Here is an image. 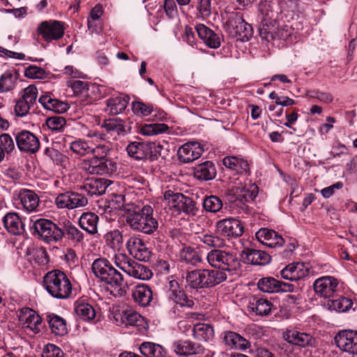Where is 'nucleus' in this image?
I'll use <instances>...</instances> for the list:
<instances>
[{
    "mask_svg": "<svg viewBox=\"0 0 357 357\" xmlns=\"http://www.w3.org/2000/svg\"><path fill=\"white\" fill-rule=\"evenodd\" d=\"M111 151V144L104 142L92 147L91 153L93 158L84 160L80 163V167L90 174H107L111 176L117 169L116 163L106 158Z\"/></svg>",
    "mask_w": 357,
    "mask_h": 357,
    "instance_id": "f257e3e1",
    "label": "nucleus"
},
{
    "mask_svg": "<svg viewBox=\"0 0 357 357\" xmlns=\"http://www.w3.org/2000/svg\"><path fill=\"white\" fill-rule=\"evenodd\" d=\"M43 285L52 297L66 299L72 293V284L68 276L59 270L47 273L43 278Z\"/></svg>",
    "mask_w": 357,
    "mask_h": 357,
    "instance_id": "f03ea898",
    "label": "nucleus"
},
{
    "mask_svg": "<svg viewBox=\"0 0 357 357\" xmlns=\"http://www.w3.org/2000/svg\"><path fill=\"white\" fill-rule=\"evenodd\" d=\"M153 210L146 205L141 209L130 213L126 218L128 225L135 231L145 234H152L158 227V222L153 217Z\"/></svg>",
    "mask_w": 357,
    "mask_h": 357,
    "instance_id": "7ed1b4c3",
    "label": "nucleus"
},
{
    "mask_svg": "<svg viewBox=\"0 0 357 357\" xmlns=\"http://www.w3.org/2000/svg\"><path fill=\"white\" fill-rule=\"evenodd\" d=\"M91 270L101 281L115 289L121 290L124 283L123 275L107 259H96L92 264Z\"/></svg>",
    "mask_w": 357,
    "mask_h": 357,
    "instance_id": "20e7f679",
    "label": "nucleus"
},
{
    "mask_svg": "<svg viewBox=\"0 0 357 357\" xmlns=\"http://www.w3.org/2000/svg\"><path fill=\"white\" fill-rule=\"evenodd\" d=\"M91 270L101 281L115 289L121 290L124 283L123 275L107 259H96L92 264Z\"/></svg>",
    "mask_w": 357,
    "mask_h": 357,
    "instance_id": "39448f33",
    "label": "nucleus"
},
{
    "mask_svg": "<svg viewBox=\"0 0 357 357\" xmlns=\"http://www.w3.org/2000/svg\"><path fill=\"white\" fill-rule=\"evenodd\" d=\"M206 260L211 266L229 275H232L240 267V262L236 254L220 249L209 251L206 255Z\"/></svg>",
    "mask_w": 357,
    "mask_h": 357,
    "instance_id": "423d86ee",
    "label": "nucleus"
},
{
    "mask_svg": "<svg viewBox=\"0 0 357 357\" xmlns=\"http://www.w3.org/2000/svg\"><path fill=\"white\" fill-rule=\"evenodd\" d=\"M114 264L129 276L146 280L152 277V272L146 266L135 261L126 254L118 253L113 257Z\"/></svg>",
    "mask_w": 357,
    "mask_h": 357,
    "instance_id": "0eeeda50",
    "label": "nucleus"
},
{
    "mask_svg": "<svg viewBox=\"0 0 357 357\" xmlns=\"http://www.w3.org/2000/svg\"><path fill=\"white\" fill-rule=\"evenodd\" d=\"M29 227L35 234L47 243L58 242L64 236L63 229L50 220H31Z\"/></svg>",
    "mask_w": 357,
    "mask_h": 357,
    "instance_id": "6e6552de",
    "label": "nucleus"
},
{
    "mask_svg": "<svg viewBox=\"0 0 357 357\" xmlns=\"http://www.w3.org/2000/svg\"><path fill=\"white\" fill-rule=\"evenodd\" d=\"M164 197L177 213H183L188 216L197 215L199 208L196 202L192 198L182 193L174 192L172 190L165 191Z\"/></svg>",
    "mask_w": 357,
    "mask_h": 357,
    "instance_id": "1a4fd4ad",
    "label": "nucleus"
},
{
    "mask_svg": "<svg viewBox=\"0 0 357 357\" xmlns=\"http://www.w3.org/2000/svg\"><path fill=\"white\" fill-rule=\"evenodd\" d=\"M270 8L269 3L261 6L260 11L263 15V19L259 28L260 37L268 42L280 38V30L276 21L272 19L273 14Z\"/></svg>",
    "mask_w": 357,
    "mask_h": 357,
    "instance_id": "9d476101",
    "label": "nucleus"
},
{
    "mask_svg": "<svg viewBox=\"0 0 357 357\" xmlns=\"http://www.w3.org/2000/svg\"><path fill=\"white\" fill-rule=\"evenodd\" d=\"M258 193V186L255 183L249 182L243 185L229 189L226 195L229 202L234 204L239 202L240 204L244 206L245 202L254 200Z\"/></svg>",
    "mask_w": 357,
    "mask_h": 357,
    "instance_id": "9b49d317",
    "label": "nucleus"
},
{
    "mask_svg": "<svg viewBox=\"0 0 357 357\" xmlns=\"http://www.w3.org/2000/svg\"><path fill=\"white\" fill-rule=\"evenodd\" d=\"M230 33L236 38L237 40L248 41L253 34V29L247 23L241 13H236L231 16L227 22Z\"/></svg>",
    "mask_w": 357,
    "mask_h": 357,
    "instance_id": "f8f14e48",
    "label": "nucleus"
},
{
    "mask_svg": "<svg viewBox=\"0 0 357 357\" xmlns=\"http://www.w3.org/2000/svg\"><path fill=\"white\" fill-rule=\"evenodd\" d=\"M64 26L61 22L49 20L42 22L38 26V33L44 40L51 42L59 40L64 34Z\"/></svg>",
    "mask_w": 357,
    "mask_h": 357,
    "instance_id": "ddd939ff",
    "label": "nucleus"
},
{
    "mask_svg": "<svg viewBox=\"0 0 357 357\" xmlns=\"http://www.w3.org/2000/svg\"><path fill=\"white\" fill-rule=\"evenodd\" d=\"M337 279L333 276H322L313 283L315 294L321 298H328L335 294L338 287Z\"/></svg>",
    "mask_w": 357,
    "mask_h": 357,
    "instance_id": "4468645a",
    "label": "nucleus"
},
{
    "mask_svg": "<svg viewBox=\"0 0 357 357\" xmlns=\"http://www.w3.org/2000/svg\"><path fill=\"white\" fill-rule=\"evenodd\" d=\"M334 340L340 350L352 355H357V331H341L335 335Z\"/></svg>",
    "mask_w": 357,
    "mask_h": 357,
    "instance_id": "2eb2a0df",
    "label": "nucleus"
},
{
    "mask_svg": "<svg viewBox=\"0 0 357 357\" xmlns=\"http://www.w3.org/2000/svg\"><path fill=\"white\" fill-rule=\"evenodd\" d=\"M55 204L60 208L73 209L86 206L88 199L81 194L67 192L59 194L56 198Z\"/></svg>",
    "mask_w": 357,
    "mask_h": 357,
    "instance_id": "dca6fc26",
    "label": "nucleus"
},
{
    "mask_svg": "<svg viewBox=\"0 0 357 357\" xmlns=\"http://www.w3.org/2000/svg\"><path fill=\"white\" fill-rule=\"evenodd\" d=\"M216 230L223 236L236 238L243 234L244 227L240 220L230 218L218 221Z\"/></svg>",
    "mask_w": 357,
    "mask_h": 357,
    "instance_id": "f3484780",
    "label": "nucleus"
},
{
    "mask_svg": "<svg viewBox=\"0 0 357 357\" xmlns=\"http://www.w3.org/2000/svg\"><path fill=\"white\" fill-rule=\"evenodd\" d=\"M18 319L23 328L29 329L34 334L40 332L42 327V319L36 311L31 308L25 307L20 310Z\"/></svg>",
    "mask_w": 357,
    "mask_h": 357,
    "instance_id": "a211bd4d",
    "label": "nucleus"
},
{
    "mask_svg": "<svg viewBox=\"0 0 357 357\" xmlns=\"http://www.w3.org/2000/svg\"><path fill=\"white\" fill-rule=\"evenodd\" d=\"M283 338L289 343L301 347H314L317 342L310 333L295 329L287 330L283 333Z\"/></svg>",
    "mask_w": 357,
    "mask_h": 357,
    "instance_id": "6ab92c4d",
    "label": "nucleus"
},
{
    "mask_svg": "<svg viewBox=\"0 0 357 357\" xmlns=\"http://www.w3.org/2000/svg\"><path fill=\"white\" fill-rule=\"evenodd\" d=\"M15 141L18 149L23 152L34 153L40 149L38 138L28 130H22L15 135Z\"/></svg>",
    "mask_w": 357,
    "mask_h": 357,
    "instance_id": "aec40b11",
    "label": "nucleus"
},
{
    "mask_svg": "<svg viewBox=\"0 0 357 357\" xmlns=\"http://www.w3.org/2000/svg\"><path fill=\"white\" fill-rule=\"evenodd\" d=\"M203 151V146L199 142H188L178 149V160L182 163H189L200 158Z\"/></svg>",
    "mask_w": 357,
    "mask_h": 357,
    "instance_id": "412c9836",
    "label": "nucleus"
},
{
    "mask_svg": "<svg viewBox=\"0 0 357 357\" xmlns=\"http://www.w3.org/2000/svg\"><path fill=\"white\" fill-rule=\"evenodd\" d=\"M259 290L266 293H278L280 291L291 292L294 285L279 281L272 277L261 278L257 282Z\"/></svg>",
    "mask_w": 357,
    "mask_h": 357,
    "instance_id": "4be33fe9",
    "label": "nucleus"
},
{
    "mask_svg": "<svg viewBox=\"0 0 357 357\" xmlns=\"http://www.w3.org/2000/svg\"><path fill=\"white\" fill-rule=\"evenodd\" d=\"M129 253L139 261H147L151 258V251L145 243L137 236H131L126 243Z\"/></svg>",
    "mask_w": 357,
    "mask_h": 357,
    "instance_id": "5701e85b",
    "label": "nucleus"
},
{
    "mask_svg": "<svg viewBox=\"0 0 357 357\" xmlns=\"http://www.w3.org/2000/svg\"><path fill=\"white\" fill-rule=\"evenodd\" d=\"M309 274L308 266L303 262H294L288 264L280 271L283 279L297 281L304 278Z\"/></svg>",
    "mask_w": 357,
    "mask_h": 357,
    "instance_id": "b1692460",
    "label": "nucleus"
},
{
    "mask_svg": "<svg viewBox=\"0 0 357 357\" xmlns=\"http://www.w3.org/2000/svg\"><path fill=\"white\" fill-rule=\"evenodd\" d=\"M169 296L176 304L175 307L173 308L172 312L174 317H176L178 314H176L175 307L180 306L181 307H186L191 308L195 305V303L192 299L189 298L183 291L178 289L177 282L172 280L169 282Z\"/></svg>",
    "mask_w": 357,
    "mask_h": 357,
    "instance_id": "393cba45",
    "label": "nucleus"
},
{
    "mask_svg": "<svg viewBox=\"0 0 357 357\" xmlns=\"http://www.w3.org/2000/svg\"><path fill=\"white\" fill-rule=\"evenodd\" d=\"M243 261L252 265L264 266L271 260V256L264 251L245 248L241 253Z\"/></svg>",
    "mask_w": 357,
    "mask_h": 357,
    "instance_id": "a878e982",
    "label": "nucleus"
},
{
    "mask_svg": "<svg viewBox=\"0 0 357 357\" xmlns=\"http://www.w3.org/2000/svg\"><path fill=\"white\" fill-rule=\"evenodd\" d=\"M256 237L260 243L269 248L282 247L284 243L280 235L267 228L260 229L256 233Z\"/></svg>",
    "mask_w": 357,
    "mask_h": 357,
    "instance_id": "bb28decb",
    "label": "nucleus"
},
{
    "mask_svg": "<svg viewBox=\"0 0 357 357\" xmlns=\"http://www.w3.org/2000/svg\"><path fill=\"white\" fill-rule=\"evenodd\" d=\"M199 271L205 288L215 287L227 278V274L220 270L204 268Z\"/></svg>",
    "mask_w": 357,
    "mask_h": 357,
    "instance_id": "cd10ccee",
    "label": "nucleus"
},
{
    "mask_svg": "<svg viewBox=\"0 0 357 357\" xmlns=\"http://www.w3.org/2000/svg\"><path fill=\"white\" fill-rule=\"evenodd\" d=\"M222 336L224 343L230 349L244 351L250 347V342L236 332L227 331Z\"/></svg>",
    "mask_w": 357,
    "mask_h": 357,
    "instance_id": "c85d7f7f",
    "label": "nucleus"
},
{
    "mask_svg": "<svg viewBox=\"0 0 357 357\" xmlns=\"http://www.w3.org/2000/svg\"><path fill=\"white\" fill-rule=\"evenodd\" d=\"M195 31L201 40L210 48L217 49L221 45L220 36L202 24L195 26Z\"/></svg>",
    "mask_w": 357,
    "mask_h": 357,
    "instance_id": "c756f323",
    "label": "nucleus"
},
{
    "mask_svg": "<svg viewBox=\"0 0 357 357\" xmlns=\"http://www.w3.org/2000/svg\"><path fill=\"white\" fill-rule=\"evenodd\" d=\"M175 353L180 356H191L204 354V348L198 343L190 341H177L173 344Z\"/></svg>",
    "mask_w": 357,
    "mask_h": 357,
    "instance_id": "7c9ffc66",
    "label": "nucleus"
},
{
    "mask_svg": "<svg viewBox=\"0 0 357 357\" xmlns=\"http://www.w3.org/2000/svg\"><path fill=\"white\" fill-rule=\"evenodd\" d=\"M272 307L271 301L258 296L250 298L248 303V310L259 316H267L271 312Z\"/></svg>",
    "mask_w": 357,
    "mask_h": 357,
    "instance_id": "2f4dec72",
    "label": "nucleus"
},
{
    "mask_svg": "<svg viewBox=\"0 0 357 357\" xmlns=\"http://www.w3.org/2000/svg\"><path fill=\"white\" fill-rule=\"evenodd\" d=\"M141 318L139 313L132 310H118L114 313V321L117 326H136Z\"/></svg>",
    "mask_w": 357,
    "mask_h": 357,
    "instance_id": "473e14b6",
    "label": "nucleus"
},
{
    "mask_svg": "<svg viewBox=\"0 0 357 357\" xmlns=\"http://www.w3.org/2000/svg\"><path fill=\"white\" fill-rule=\"evenodd\" d=\"M132 296L135 303L142 307L148 306L153 300V291L145 284H137L132 290Z\"/></svg>",
    "mask_w": 357,
    "mask_h": 357,
    "instance_id": "72a5a7b5",
    "label": "nucleus"
},
{
    "mask_svg": "<svg viewBox=\"0 0 357 357\" xmlns=\"http://www.w3.org/2000/svg\"><path fill=\"white\" fill-rule=\"evenodd\" d=\"M223 165L241 176H249L248 162L237 156H227L222 160Z\"/></svg>",
    "mask_w": 357,
    "mask_h": 357,
    "instance_id": "f704fd0d",
    "label": "nucleus"
},
{
    "mask_svg": "<svg viewBox=\"0 0 357 357\" xmlns=\"http://www.w3.org/2000/svg\"><path fill=\"white\" fill-rule=\"evenodd\" d=\"M6 229L13 235H20L24 231V224L20 216L15 213H7L3 219Z\"/></svg>",
    "mask_w": 357,
    "mask_h": 357,
    "instance_id": "c9c22d12",
    "label": "nucleus"
},
{
    "mask_svg": "<svg viewBox=\"0 0 357 357\" xmlns=\"http://www.w3.org/2000/svg\"><path fill=\"white\" fill-rule=\"evenodd\" d=\"M130 98L126 95H119L106 100L107 111L112 115L123 112L128 106Z\"/></svg>",
    "mask_w": 357,
    "mask_h": 357,
    "instance_id": "e433bc0d",
    "label": "nucleus"
},
{
    "mask_svg": "<svg viewBox=\"0 0 357 357\" xmlns=\"http://www.w3.org/2000/svg\"><path fill=\"white\" fill-rule=\"evenodd\" d=\"M100 127L112 136L124 135L126 133L125 121L120 118L105 119Z\"/></svg>",
    "mask_w": 357,
    "mask_h": 357,
    "instance_id": "4c0bfd02",
    "label": "nucleus"
},
{
    "mask_svg": "<svg viewBox=\"0 0 357 357\" xmlns=\"http://www.w3.org/2000/svg\"><path fill=\"white\" fill-rule=\"evenodd\" d=\"M98 215L91 212L82 213L79 219L81 228L90 234H95L98 232Z\"/></svg>",
    "mask_w": 357,
    "mask_h": 357,
    "instance_id": "58836bf2",
    "label": "nucleus"
},
{
    "mask_svg": "<svg viewBox=\"0 0 357 357\" xmlns=\"http://www.w3.org/2000/svg\"><path fill=\"white\" fill-rule=\"evenodd\" d=\"M38 101L47 109L56 113H63L67 111L68 105L57 99L53 98L50 95L45 93L42 95Z\"/></svg>",
    "mask_w": 357,
    "mask_h": 357,
    "instance_id": "ea45409f",
    "label": "nucleus"
},
{
    "mask_svg": "<svg viewBox=\"0 0 357 357\" xmlns=\"http://www.w3.org/2000/svg\"><path fill=\"white\" fill-rule=\"evenodd\" d=\"M141 354L145 357H165L166 349L160 344L144 342L139 347Z\"/></svg>",
    "mask_w": 357,
    "mask_h": 357,
    "instance_id": "a19ab883",
    "label": "nucleus"
},
{
    "mask_svg": "<svg viewBox=\"0 0 357 357\" xmlns=\"http://www.w3.org/2000/svg\"><path fill=\"white\" fill-rule=\"evenodd\" d=\"M22 207L27 211H35L39 204V197L31 190H25L19 195Z\"/></svg>",
    "mask_w": 357,
    "mask_h": 357,
    "instance_id": "79ce46f5",
    "label": "nucleus"
},
{
    "mask_svg": "<svg viewBox=\"0 0 357 357\" xmlns=\"http://www.w3.org/2000/svg\"><path fill=\"white\" fill-rule=\"evenodd\" d=\"M192 332L195 339L203 342L209 341L214 335L213 327L204 323L195 324L192 329Z\"/></svg>",
    "mask_w": 357,
    "mask_h": 357,
    "instance_id": "37998d69",
    "label": "nucleus"
},
{
    "mask_svg": "<svg viewBox=\"0 0 357 357\" xmlns=\"http://www.w3.org/2000/svg\"><path fill=\"white\" fill-rule=\"evenodd\" d=\"M18 73L15 70L6 71L0 77V92L6 93L13 90L16 85Z\"/></svg>",
    "mask_w": 357,
    "mask_h": 357,
    "instance_id": "c03bdc74",
    "label": "nucleus"
},
{
    "mask_svg": "<svg viewBox=\"0 0 357 357\" xmlns=\"http://www.w3.org/2000/svg\"><path fill=\"white\" fill-rule=\"evenodd\" d=\"M183 278L186 289L196 290L205 289L199 269L186 272Z\"/></svg>",
    "mask_w": 357,
    "mask_h": 357,
    "instance_id": "a18cd8bd",
    "label": "nucleus"
},
{
    "mask_svg": "<svg viewBox=\"0 0 357 357\" xmlns=\"http://www.w3.org/2000/svg\"><path fill=\"white\" fill-rule=\"evenodd\" d=\"M126 151L130 157L137 160H145L148 157V145L137 142L130 143L126 148Z\"/></svg>",
    "mask_w": 357,
    "mask_h": 357,
    "instance_id": "49530a36",
    "label": "nucleus"
},
{
    "mask_svg": "<svg viewBox=\"0 0 357 357\" xmlns=\"http://www.w3.org/2000/svg\"><path fill=\"white\" fill-rule=\"evenodd\" d=\"M47 319L52 332L56 335H63L67 333L66 323L62 317L50 314L47 316Z\"/></svg>",
    "mask_w": 357,
    "mask_h": 357,
    "instance_id": "de8ad7c7",
    "label": "nucleus"
},
{
    "mask_svg": "<svg viewBox=\"0 0 357 357\" xmlns=\"http://www.w3.org/2000/svg\"><path fill=\"white\" fill-rule=\"evenodd\" d=\"M90 181L84 188L91 196L103 195L112 183L111 180H90Z\"/></svg>",
    "mask_w": 357,
    "mask_h": 357,
    "instance_id": "09e8293b",
    "label": "nucleus"
},
{
    "mask_svg": "<svg viewBox=\"0 0 357 357\" xmlns=\"http://www.w3.org/2000/svg\"><path fill=\"white\" fill-rule=\"evenodd\" d=\"M195 175L197 178H215L216 169L215 165L211 161H206L195 168Z\"/></svg>",
    "mask_w": 357,
    "mask_h": 357,
    "instance_id": "8fccbe9b",
    "label": "nucleus"
},
{
    "mask_svg": "<svg viewBox=\"0 0 357 357\" xmlns=\"http://www.w3.org/2000/svg\"><path fill=\"white\" fill-rule=\"evenodd\" d=\"M75 311L77 315L84 321H91L96 316V311L93 306L83 301L75 303Z\"/></svg>",
    "mask_w": 357,
    "mask_h": 357,
    "instance_id": "3c124183",
    "label": "nucleus"
},
{
    "mask_svg": "<svg viewBox=\"0 0 357 357\" xmlns=\"http://www.w3.org/2000/svg\"><path fill=\"white\" fill-rule=\"evenodd\" d=\"M180 257L183 261L192 266H197L202 261V255L191 247H185L180 252Z\"/></svg>",
    "mask_w": 357,
    "mask_h": 357,
    "instance_id": "603ef678",
    "label": "nucleus"
},
{
    "mask_svg": "<svg viewBox=\"0 0 357 357\" xmlns=\"http://www.w3.org/2000/svg\"><path fill=\"white\" fill-rule=\"evenodd\" d=\"M29 260L38 265H45L48 262V256L45 248L42 247L32 248L27 250Z\"/></svg>",
    "mask_w": 357,
    "mask_h": 357,
    "instance_id": "864d4df0",
    "label": "nucleus"
},
{
    "mask_svg": "<svg viewBox=\"0 0 357 357\" xmlns=\"http://www.w3.org/2000/svg\"><path fill=\"white\" fill-rule=\"evenodd\" d=\"M61 229L64 231V235H66L68 239L76 243L83 241L84 234L70 221L64 222Z\"/></svg>",
    "mask_w": 357,
    "mask_h": 357,
    "instance_id": "5fc2aeb1",
    "label": "nucleus"
},
{
    "mask_svg": "<svg viewBox=\"0 0 357 357\" xmlns=\"http://www.w3.org/2000/svg\"><path fill=\"white\" fill-rule=\"evenodd\" d=\"M169 128L165 123L145 124L142 126L140 133L144 136L157 135L167 132Z\"/></svg>",
    "mask_w": 357,
    "mask_h": 357,
    "instance_id": "6e6d98bb",
    "label": "nucleus"
},
{
    "mask_svg": "<svg viewBox=\"0 0 357 357\" xmlns=\"http://www.w3.org/2000/svg\"><path fill=\"white\" fill-rule=\"evenodd\" d=\"M199 238L206 245L215 249L222 248L225 245V241L215 234H203L199 236Z\"/></svg>",
    "mask_w": 357,
    "mask_h": 357,
    "instance_id": "4d7b16f0",
    "label": "nucleus"
},
{
    "mask_svg": "<svg viewBox=\"0 0 357 357\" xmlns=\"http://www.w3.org/2000/svg\"><path fill=\"white\" fill-rule=\"evenodd\" d=\"M45 125L53 132H63L66 128L67 122L63 116H54L46 119Z\"/></svg>",
    "mask_w": 357,
    "mask_h": 357,
    "instance_id": "13d9d810",
    "label": "nucleus"
},
{
    "mask_svg": "<svg viewBox=\"0 0 357 357\" xmlns=\"http://www.w3.org/2000/svg\"><path fill=\"white\" fill-rule=\"evenodd\" d=\"M103 14V8L100 4L96 5L91 10L89 17L87 19V26L88 29L91 32H97V24L100 17Z\"/></svg>",
    "mask_w": 357,
    "mask_h": 357,
    "instance_id": "bf43d9fd",
    "label": "nucleus"
},
{
    "mask_svg": "<svg viewBox=\"0 0 357 357\" xmlns=\"http://www.w3.org/2000/svg\"><path fill=\"white\" fill-rule=\"evenodd\" d=\"M70 149L75 154L83 156L91 153L92 147L82 139H77L70 142Z\"/></svg>",
    "mask_w": 357,
    "mask_h": 357,
    "instance_id": "052dcab7",
    "label": "nucleus"
},
{
    "mask_svg": "<svg viewBox=\"0 0 357 357\" xmlns=\"http://www.w3.org/2000/svg\"><path fill=\"white\" fill-rule=\"evenodd\" d=\"M132 109L135 115L139 117H145L153 112L154 107L151 104H146L142 101H135L132 102Z\"/></svg>",
    "mask_w": 357,
    "mask_h": 357,
    "instance_id": "680f3d73",
    "label": "nucleus"
},
{
    "mask_svg": "<svg viewBox=\"0 0 357 357\" xmlns=\"http://www.w3.org/2000/svg\"><path fill=\"white\" fill-rule=\"evenodd\" d=\"M203 207L206 211L215 213L222 208V202L219 197L211 195L204 199Z\"/></svg>",
    "mask_w": 357,
    "mask_h": 357,
    "instance_id": "e2e57ef3",
    "label": "nucleus"
},
{
    "mask_svg": "<svg viewBox=\"0 0 357 357\" xmlns=\"http://www.w3.org/2000/svg\"><path fill=\"white\" fill-rule=\"evenodd\" d=\"M353 305L351 299L346 297H340L333 300L330 304V308L340 312L348 311Z\"/></svg>",
    "mask_w": 357,
    "mask_h": 357,
    "instance_id": "0e129e2a",
    "label": "nucleus"
},
{
    "mask_svg": "<svg viewBox=\"0 0 357 357\" xmlns=\"http://www.w3.org/2000/svg\"><path fill=\"white\" fill-rule=\"evenodd\" d=\"M197 16L206 18L211 14V0H197Z\"/></svg>",
    "mask_w": 357,
    "mask_h": 357,
    "instance_id": "69168bd1",
    "label": "nucleus"
},
{
    "mask_svg": "<svg viewBox=\"0 0 357 357\" xmlns=\"http://www.w3.org/2000/svg\"><path fill=\"white\" fill-rule=\"evenodd\" d=\"M148 150L150 151L149 159L151 160H156L159 157L165 158L167 155V149L160 144H151L148 145Z\"/></svg>",
    "mask_w": 357,
    "mask_h": 357,
    "instance_id": "338daca9",
    "label": "nucleus"
},
{
    "mask_svg": "<svg viewBox=\"0 0 357 357\" xmlns=\"http://www.w3.org/2000/svg\"><path fill=\"white\" fill-rule=\"evenodd\" d=\"M42 357H67L61 349L53 344H47L42 352Z\"/></svg>",
    "mask_w": 357,
    "mask_h": 357,
    "instance_id": "774afa93",
    "label": "nucleus"
}]
</instances>
